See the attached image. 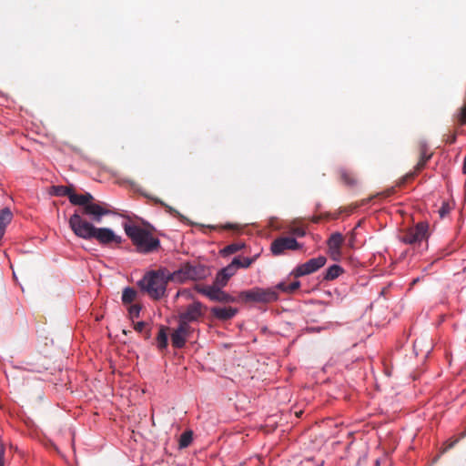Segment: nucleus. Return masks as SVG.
<instances>
[{
	"label": "nucleus",
	"mask_w": 466,
	"mask_h": 466,
	"mask_svg": "<svg viewBox=\"0 0 466 466\" xmlns=\"http://www.w3.org/2000/svg\"><path fill=\"white\" fill-rule=\"evenodd\" d=\"M68 225L73 233L86 240L96 239L99 244L106 246L113 242L120 244L122 238L109 228H96L95 225L75 211L68 219Z\"/></svg>",
	"instance_id": "obj_1"
},
{
	"label": "nucleus",
	"mask_w": 466,
	"mask_h": 466,
	"mask_svg": "<svg viewBox=\"0 0 466 466\" xmlns=\"http://www.w3.org/2000/svg\"><path fill=\"white\" fill-rule=\"evenodd\" d=\"M171 276L166 268L147 271V296L155 300L165 297L167 283L173 280Z\"/></svg>",
	"instance_id": "obj_2"
},
{
	"label": "nucleus",
	"mask_w": 466,
	"mask_h": 466,
	"mask_svg": "<svg viewBox=\"0 0 466 466\" xmlns=\"http://www.w3.org/2000/svg\"><path fill=\"white\" fill-rule=\"evenodd\" d=\"M81 196L84 198V200L82 203H77L76 206L82 208L81 213H78L82 218L83 216L88 217L90 218L89 222L100 223L103 217L114 214L112 210L106 208L108 206L106 203L100 204L93 202L94 196L91 193L86 192L81 194Z\"/></svg>",
	"instance_id": "obj_3"
},
{
	"label": "nucleus",
	"mask_w": 466,
	"mask_h": 466,
	"mask_svg": "<svg viewBox=\"0 0 466 466\" xmlns=\"http://www.w3.org/2000/svg\"><path fill=\"white\" fill-rule=\"evenodd\" d=\"M278 299L279 294L275 287L268 289L253 288L238 294V300L243 302L269 303L276 301Z\"/></svg>",
	"instance_id": "obj_4"
},
{
	"label": "nucleus",
	"mask_w": 466,
	"mask_h": 466,
	"mask_svg": "<svg viewBox=\"0 0 466 466\" xmlns=\"http://www.w3.org/2000/svg\"><path fill=\"white\" fill-rule=\"evenodd\" d=\"M207 269L200 264L185 263L179 269L172 273L173 281L185 282L187 280H199L205 279Z\"/></svg>",
	"instance_id": "obj_5"
},
{
	"label": "nucleus",
	"mask_w": 466,
	"mask_h": 466,
	"mask_svg": "<svg viewBox=\"0 0 466 466\" xmlns=\"http://www.w3.org/2000/svg\"><path fill=\"white\" fill-rule=\"evenodd\" d=\"M326 262L327 258L324 256H319L318 258H310L307 262L297 266L291 274L295 278L312 274L321 268L326 264Z\"/></svg>",
	"instance_id": "obj_6"
},
{
	"label": "nucleus",
	"mask_w": 466,
	"mask_h": 466,
	"mask_svg": "<svg viewBox=\"0 0 466 466\" xmlns=\"http://www.w3.org/2000/svg\"><path fill=\"white\" fill-rule=\"evenodd\" d=\"M301 248V245L294 238L289 237H281L276 238L271 243V252L275 256H279L285 250H296Z\"/></svg>",
	"instance_id": "obj_7"
},
{
	"label": "nucleus",
	"mask_w": 466,
	"mask_h": 466,
	"mask_svg": "<svg viewBox=\"0 0 466 466\" xmlns=\"http://www.w3.org/2000/svg\"><path fill=\"white\" fill-rule=\"evenodd\" d=\"M126 234L137 245L141 253H146V228H141L136 225H125Z\"/></svg>",
	"instance_id": "obj_8"
},
{
	"label": "nucleus",
	"mask_w": 466,
	"mask_h": 466,
	"mask_svg": "<svg viewBox=\"0 0 466 466\" xmlns=\"http://www.w3.org/2000/svg\"><path fill=\"white\" fill-rule=\"evenodd\" d=\"M427 226L423 223L417 224L414 228H411L405 231L400 239L405 244L414 245L420 243L426 237Z\"/></svg>",
	"instance_id": "obj_9"
},
{
	"label": "nucleus",
	"mask_w": 466,
	"mask_h": 466,
	"mask_svg": "<svg viewBox=\"0 0 466 466\" xmlns=\"http://www.w3.org/2000/svg\"><path fill=\"white\" fill-rule=\"evenodd\" d=\"M193 329L189 324L178 322V327L171 333V343L174 348L181 349L185 346L187 339Z\"/></svg>",
	"instance_id": "obj_10"
},
{
	"label": "nucleus",
	"mask_w": 466,
	"mask_h": 466,
	"mask_svg": "<svg viewBox=\"0 0 466 466\" xmlns=\"http://www.w3.org/2000/svg\"><path fill=\"white\" fill-rule=\"evenodd\" d=\"M203 304L199 301H194L188 305L187 309L178 315V322L188 324L197 321L202 315Z\"/></svg>",
	"instance_id": "obj_11"
},
{
	"label": "nucleus",
	"mask_w": 466,
	"mask_h": 466,
	"mask_svg": "<svg viewBox=\"0 0 466 466\" xmlns=\"http://www.w3.org/2000/svg\"><path fill=\"white\" fill-rule=\"evenodd\" d=\"M49 193L52 196L56 197H67L69 199V202L72 205H76L77 203H82L84 200L81 194H76L75 190L72 187L57 185V186H52L50 188Z\"/></svg>",
	"instance_id": "obj_12"
},
{
	"label": "nucleus",
	"mask_w": 466,
	"mask_h": 466,
	"mask_svg": "<svg viewBox=\"0 0 466 466\" xmlns=\"http://www.w3.org/2000/svg\"><path fill=\"white\" fill-rule=\"evenodd\" d=\"M237 262H239V259L238 258H235L232 260L231 264H229L226 268L220 269L216 276L214 284L217 286L225 287L228 284V279L236 274Z\"/></svg>",
	"instance_id": "obj_13"
},
{
	"label": "nucleus",
	"mask_w": 466,
	"mask_h": 466,
	"mask_svg": "<svg viewBox=\"0 0 466 466\" xmlns=\"http://www.w3.org/2000/svg\"><path fill=\"white\" fill-rule=\"evenodd\" d=\"M345 240V237L339 232L332 233L327 240V245L333 259H337L340 255V248Z\"/></svg>",
	"instance_id": "obj_14"
},
{
	"label": "nucleus",
	"mask_w": 466,
	"mask_h": 466,
	"mask_svg": "<svg viewBox=\"0 0 466 466\" xmlns=\"http://www.w3.org/2000/svg\"><path fill=\"white\" fill-rule=\"evenodd\" d=\"M128 313V318L134 324L135 330L138 332H143L146 329V321L139 320L136 321L140 316V312L142 310V307L139 304H131L128 306H126Z\"/></svg>",
	"instance_id": "obj_15"
},
{
	"label": "nucleus",
	"mask_w": 466,
	"mask_h": 466,
	"mask_svg": "<svg viewBox=\"0 0 466 466\" xmlns=\"http://www.w3.org/2000/svg\"><path fill=\"white\" fill-rule=\"evenodd\" d=\"M210 313L217 319L225 321L233 319L238 309L232 307H213L210 309Z\"/></svg>",
	"instance_id": "obj_16"
},
{
	"label": "nucleus",
	"mask_w": 466,
	"mask_h": 466,
	"mask_svg": "<svg viewBox=\"0 0 466 466\" xmlns=\"http://www.w3.org/2000/svg\"><path fill=\"white\" fill-rule=\"evenodd\" d=\"M224 287L222 286H217L214 284V289L212 291V296L210 300L212 301H218L221 303H230V302H236L239 301L238 298H235L228 293L225 292L222 289Z\"/></svg>",
	"instance_id": "obj_17"
},
{
	"label": "nucleus",
	"mask_w": 466,
	"mask_h": 466,
	"mask_svg": "<svg viewBox=\"0 0 466 466\" xmlns=\"http://www.w3.org/2000/svg\"><path fill=\"white\" fill-rule=\"evenodd\" d=\"M338 174L340 182H342L345 186L354 187L358 185V177L352 170L347 169L345 167H339L338 169Z\"/></svg>",
	"instance_id": "obj_18"
},
{
	"label": "nucleus",
	"mask_w": 466,
	"mask_h": 466,
	"mask_svg": "<svg viewBox=\"0 0 466 466\" xmlns=\"http://www.w3.org/2000/svg\"><path fill=\"white\" fill-rule=\"evenodd\" d=\"M13 213L9 208L0 209V240L3 238L6 226L11 222Z\"/></svg>",
	"instance_id": "obj_19"
},
{
	"label": "nucleus",
	"mask_w": 466,
	"mask_h": 466,
	"mask_svg": "<svg viewBox=\"0 0 466 466\" xmlns=\"http://www.w3.org/2000/svg\"><path fill=\"white\" fill-rule=\"evenodd\" d=\"M137 291L132 287H126L122 291L121 301L123 305H131L137 299Z\"/></svg>",
	"instance_id": "obj_20"
},
{
	"label": "nucleus",
	"mask_w": 466,
	"mask_h": 466,
	"mask_svg": "<svg viewBox=\"0 0 466 466\" xmlns=\"http://www.w3.org/2000/svg\"><path fill=\"white\" fill-rule=\"evenodd\" d=\"M344 272V269L339 266V265H332L330 266L325 272L323 276V279L326 281H331L339 278L342 273Z\"/></svg>",
	"instance_id": "obj_21"
},
{
	"label": "nucleus",
	"mask_w": 466,
	"mask_h": 466,
	"mask_svg": "<svg viewBox=\"0 0 466 466\" xmlns=\"http://www.w3.org/2000/svg\"><path fill=\"white\" fill-rule=\"evenodd\" d=\"M151 225L147 223V253L156 251L160 248V242L157 238H155L151 232Z\"/></svg>",
	"instance_id": "obj_22"
},
{
	"label": "nucleus",
	"mask_w": 466,
	"mask_h": 466,
	"mask_svg": "<svg viewBox=\"0 0 466 466\" xmlns=\"http://www.w3.org/2000/svg\"><path fill=\"white\" fill-rule=\"evenodd\" d=\"M300 287V282L299 281H294L290 284H286L285 282H280L279 283L275 289L276 290L279 289L283 292H287V293H293L295 292Z\"/></svg>",
	"instance_id": "obj_23"
},
{
	"label": "nucleus",
	"mask_w": 466,
	"mask_h": 466,
	"mask_svg": "<svg viewBox=\"0 0 466 466\" xmlns=\"http://www.w3.org/2000/svg\"><path fill=\"white\" fill-rule=\"evenodd\" d=\"M194 289L196 291L206 296L208 299H210L214 289V283L212 285L196 284Z\"/></svg>",
	"instance_id": "obj_24"
},
{
	"label": "nucleus",
	"mask_w": 466,
	"mask_h": 466,
	"mask_svg": "<svg viewBox=\"0 0 466 466\" xmlns=\"http://www.w3.org/2000/svg\"><path fill=\"white\" fill-rule=\"evenodd\" d=\"M193 433L191 431L183 432L179 438V448H187L192 442Z\"/></svg>",
	"instance_id": "obj_25"
},
{
	"label": "nucleus",
	"mask_w": 466,
	"mask_h": 466,
	"mask_svg": "<svg viewBox=\"0 0 466 466\" xmlns=\"http://www.w3.org/2000/svg\"><path fill=\"white\" fill-rule=\"evenodd\" d=\"M244 248V244L233 243L224 248L226 254H234Z\"/></svg>",
	"instance_id": "obj_26"
},
{
	"label": "nucleus",
	"mask_w": 466,
	"mask_h": 466,
	"mask_svg": "<svg viewBox=\"0 0 466 466\" xmlns=\"http://www.w3.org/2000/svg\"><path fill=\"white\" fill-rule=\"evenodd\" d=\"M256 256L253 258H238L239 259V262H237L236 267L247 268L256 260Z\"/></svg>",
	"instance_id": "obj_27"
},
{
	"label": "nucleus",
	"mask_w": 466,
	"mask_h": 466,
	"mask_svg": "<svg viewBox=\"0 0 466 466\" xmlns=\"http://www.w3.org/2000/svg\"><path fill=\"white\" fill-rule=\"evenodd\" d=\"M289 232L298 237H304L306 234L305 229L302 227L291 225L289 228Z\"/></svg>",
	"instance_id": "obj_28"
},
{
	"label": "nucleus",
	"mask_w": 466,
	"mask_h": 466,
	"mask_svg": "<svg viewBox=\"0 0 466 466\" xmlns=\"http://www.w3.org/2000/svg\"><path fill=\"white\" fill-rule=\"evenodd\" d=\"M458 119L461 125H466V105L460 108Z\"/></svg>",
	"instance_id": "obj_29"
},
{
	"label": "nucleus",
	"mask_w": 466,
	"mask_h": 466,
	"mask_svg": "<svg viewBox=\"0 0 466 466\" xmlns=\"http://www.w3.org/2000/svg\"><path fill=\"white\" fill-rule=\"evenodd\" d=\"M431 157V154H429L426 159H420L415 167V172H420L426 165L428 160Z\"/></svg>",
	"instance_id": "obj_30"
},
{
	"label": "nucleus",
	"mask_w": 466,
	"mask_h": 466,
	"mask_svg": "<svg viewBox=\"0 0 466 466\" xmlns=\"http://www.w3.org/2000/svg\"><path fill=\"white\" fill-rule=\"evenodd\" d=\"M158 344H159V347H166L167 344V335L164 331H160L159 334H158Z\"/></svg>",
	"instance_id": "obj_31"
},
{
	"label": "nucleus",
	"mask_w": 466,
	"mask_h": 466,
	"mask_svg": "<svg viewBox=\"0 0 466 466\" xmlns=\"http://www.w3.org/2000/svg\"><path fill=\"white\" fill-rule=\"evenodd\" d=\"M137 285L142 292H146V272L143 273L140 279L137 282Z\"/></svg>",
	"instance_id": "obj_32"
},
{
	"label": "nucleus",
	"mask_w": 466,
	"mask_h": 466,
	"mask_svg": "<svg viewBox=\"0 0 466 466\" xmlns=\"http://www.w3.org/2000/svg\"><path fill=\"white\" fill-rule=\"evenodd\" d=\"M5 444L0 441V466H5Z\"/></svg>",
	"instance_id": "obj_33"
},
{
	"label": "nucleus",
	"mask_w": 466,
	"mask_h": 466,
	"mask_svg": "<svg viewBox=\"0 0 466 466\" xmlns=\"http://www.w3.org/2000/svg\"><path fill=\"white\" fill-rule=\"evenodd\" d=\"M420 159H426V157H428V154H427V147H426L425 144H420Z\"/></svg>",
	"instance_id": "obj_34"
},
{
	"label": "nucleus",
	"mask_w": 466,
	"mask_h": 466,
	"mask_svg": "<svg viewBox=\"0 0 466 466\" xmlns=\"http://www.w3.org/2000/svg\"><path fill=\"white\" fill-rule=\"evenodd\" d=\"M441 217H444L450 212V207L447 203H443L442 207L439 210Z\"/></svg>",
	"instance_id": "obj_35"
},
{
	"label": "nucleus",
	"mask_w": 466,
	"mask_h": 466,
	"mask_svg": "<svg viewBox=\"0 0 466 466\" xmlns=\"http://www.w3.org/2000/svg\"><path fill=\"white\" fill-rule=\"evenodd\" d=\"M349 246L350 247H353L354 245V241H355V238H356V234L354 232V230H352L351 232L349 233Z\"/></svg>",
	"instance_id": "obj_36"
},
{
	"label": "nucleus",
	"mask_w": 466,
	"mask_h": 466,
	"mask_svg": "<svg viewBox=\"0 0 466 466\" xmlns=\"http://www.w3.org/2000/svg\"><path fill=\"white\" fill-rule=\"evenodd\" d=\"M456 138H457L456 134H452V135H451V136L447 138V143H449V144H453V143H455Z\"/></svg>",
	"instance_id": "obj_37"
},
{
	"label": "nucleus",
	"mask_w": 466,
	"mask_h": 466,
	"mask_svg": "<svg viewBox=\"0 0 466 466\" xmlns=\"http://www.w3.org/2000/svg\"><path fill=\"white\" fill-rule=\"evenodd\" d=\"M457 441H457V440H455V441H453L450 442V443L447 445V447L445 448L444 451H447V450H449V449L453 448Z\"/></svg>",
	"instance_id": "obj_38"
},
{
	"label": "nucleus",
	"mask_w": 466,
	"mask_h": 466,
	"mask_svg": "<svg viewBox=\"0 0 466 466\" xmlns=\"http://www.w3.org/2000/svg\"><path fill=\"white\" fill-rule=\"evenodd\" d=\"M169 211H170L171 213H174V214H175L177 217H178V218H183V217H182V215H181L178 211H177V210H175V209H173V208H169Z\"/></svg>",
	"instance_id": "obj_39"
},
{
	"label": "nucleus",
	"mask_w": 466,
	"mask_h": 466,
	"mask_svg": "<svg viewBox=\"0 0 466 466\" xmlns=\"http://www.w3.org/2000/svg\"><path fill=\"white\" fill-rule=\"evenodd\" d=\"M319 219H320L319 217L315 216V217H312L311 221L314 223H318L319 221Z\"/></svg>",
	"instance_id": "obj_40"
},
{
	"label": "nucleus",
	"mask_w": 466,
	"mask_h": 466,
	"mask_svg": "<svg viewBox=\"0 0 466 466\" xmlns=\"http://www.w3.org/2000/svg\"><path fill=\"white\" fill-rule=\"evenodd\" d=\"M392 190L390 191H387L385 193H383V195H385L386 197L390 196L391 194Z\"/></svg>",
	"instance_id": "obj_41"
},
{
	"label": "nucleus",
	"mask_w": 466,
	"mask_h": 466,
	"mask_svg": "<svg viewBox=\"0 0 466 466\" xmlns=\"http://www.w3.org/2000/svg\"><path fill=\"white\" fill-rule=\"evenodd\" d=\"M301 414H302V411H301V410H300V411H299V412H296V416H297V417H300V415H301Z\"/></svg>",
	"instance_id": "obj_42"
}]
</instances>
